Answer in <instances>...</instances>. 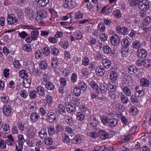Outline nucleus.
<instances>
[{
  "instance_id": "11",
  "label": "nucleus",
  "mask_w": 151,
  "mask_h": 151,
  "mask_svg": "<svg viewBox=\"0 0 151 151\" xmlns=\"http://www.w3.org/2000/svg\"><path fill=\"white\" fill-rule=\"evenodd\" d=\"M135 93L136 96L139 98H142L144 95V92L142 88L139 86H137L135 88Z\"/></svg>"
},
{
  "instance_id": "5",
  "label": "nucleus",
  "mask_w": 151,
  "mask_h": 151,
  "mask_svg": "<svg viewBox=\"0 0 151 151\" xmlns=\"http://www.w3.org/2000/svg\"><path fill=\"white\" fill-rule=\"evenodd\" d=\"M120 40L119 36L117 35H114L110 38V42L112 45L114 46L117 45L119 43Z\"/></svg>"
},
{
  "instance_id": "17",
  "label": "nucleus",
  "mask_w": 151,
  "mask_h": 151,
  "mask_svg": "<svg viewBox=\"0 0 151 151\" xmlns=\"http://www.w3.org/2000/svg\"><path fill=\"white\" fill-rule=\"evenodd\" d=\"M65 106L63 104H60L58 108L57 112L60 114L65 115Z\"/></svg>"
},
{
  "instance_id": "49",
  "label": "nucleus",
  "mask_w": 151,
  "mask_h": 151,
  "mask_svg": "<svg viewBox=\"0 0 151 151\" xmlns=\"http://www.w3.org/2000/svg\"><path fill=\"white\" fill-rule=\"evenodd\" d=\"M121 43L122 46L124 47H127L129 45V42L128 39L126 38H123L121 41Z\"/></svg>"
},
{
  "instance_id": "61",
  "label": "nucleus",
  "mask_w": 151,
  "mask_h": 151,
  "mask_svg": "<svg viewBox=\"0 0 151 151\" xmlns=\"http://www.w3.org/2000/svg\"><path fill=\"white\" fill-rule=\"evenodd\" d=\"M129 50L127 47H124L122 52L121 53L122 56L126 57L128 55Z\"/></svg>"
},
{
  "instance_id": "38",
  "label": "nucleus",
  "mask_w": 151,
  "mask_h": 151,
  "mask_svg": "<svg viewBox=\"0 0 151 151\" xmlns=\"http://www.w3.org/2000/svg\"><path fill=\"white\" fill-rule=\"evenodd\" d=\"M103 50L104 53L106 54H109L112 51L111 48L107 45H105L103 47Z\"/></svg>"
},
{
  "instance_id": "51",
  "label": "nucleus",
  "mask_w": 151,
  "mask_h": 151,
  "mask_svg": "<svg viewBox=\"0 0 151 151\" xmlns=\"http://www.w3.org/2000/svg\"><path fill=\"white\" fill-rule=\"evenodd\" d=\"M113 14L114 16L119 18H121L122 17L121 12L118 9L114 11L113 12Z\"/></svg>"
},
{
  "instance_id": "45",
  "label": "nucleus",
  "mask_w": 151,
  "mask_h": 151,
  "mask_svg": "<svg viewBox=\"0 0 151 151\" xmlns=\"http://www.w3.org/2000/svg\"><path fill=\"white\" fill-rule=\"evenodd\" d=\"M19 76L22 78H25L28 76L27 73L26 71L24 70H22L19 71Z\"/></svg>"
},
{
  "instance_id": "31",
  "label": "nucleus",
  "mask_w": 151,
  "mask_h": 151,
  "mask_svg": "<svg viewBox=\"0 0 151 151\" xmlns=\"http://www.w3.org/2000/svg\"><path fill=\"white\" fill-rule=\"evenodd\" d=\"M110 78L112 81H116L117 78V73L114 71H112L110 74Z\"/></svg>"
},
{
  "instance_id": "2",
  "label": "nucleus",
  "mask_w": 151,
  "mask_h": 151,
  "mask_svg": "<svg viewBox=\"0 0 151 151\" xmlns=\"http://www.w3.org/2000/svg\"><path fill=\"white\" fill-rule=\"evenodd\" d=\"M137 65L139 66L142 65L145 68H148L151 65V60L145 59L141 60L138 59L136 62Z\"/></svg>"
},
{
  "instance_id": "12",
  "label": "nucleus",
  "mask_w": 151,
  "mask_h": 151,
  "mask_svg": "<svg viewBox=\"0 0 151 151\" xmlns=\"http://www.w3.org/2000/svg\"><path fill=\"white\" fill-rule=\"evenodd\" d=\"M25 15L26 17L30 20L34 19V14L33 11L29 8H27L25 9Z\"/></svg>"
},
{
  "instance_id": "22",
  "label": "nucleus",
  "mask_w": 151,
  "mask_h": 151,
  "mask_svg": "<svg viewBox=\"0 0 151 151\" xmlns=\"http://www.w3.org/2000/svg\"><path fill=\"white\" fill-rule=\"evenodd\" d=\"M99 134L101 138L105 140L109 137L108 133L103 130H100Z\"/></svg>"
},
{
  "instance_id": "40",
  "label": "nucleus",
  "mask_w": 151,
  "mask_h": 151,
  "mask_svg": "<svg viewBox=\"0 0 151 151\" xmlns=\"http://www.w3.org/2000/svg\"><path fill=\"white\" fill-rule=\"evenodd\" d=\"M129 111L130 114L133 116L136 115L138 112V110L137 108L134 106H132L130 108Z\"/></svg>"
},
{
  "instance_id": "32",
  "label": "nucleus",
  "mask_w": 151,
  "mask_h": 151,
  "mask_svg": "<svg viewBox=\"0 0 151 151\" xmlns=\"http://www.w3.org/2000/svg\"><path fill=\"white\" fill-rule=\"evenodd\" d=\"M89 85L93 91H98L99 88L98 85L94 81H91L89 83Z\"/></svg>"
},
{
  "instance_id": "58",
  "label": "nucleus",
  "mask_w": 151,
  "mask_h": 151,
  "mask_svg": "<svg viewBox=\"0 0 151 151\" xmlns=\"http://www.w3.org/2000/svg\"><path fill=\"white\" fill-rule=\"evenodd\" d=\"M99 30L101 32H104L105 29V27L104 24L102 23H100L98 26Z\"/></svg>"
},
{
  "instance_id": "10",
  "label": "nucleus",
  "mask_w": 151,
  "mask_h": 151,
  "mask_svg": "<svg viewBox=\"0 0 151 151\" xmlns=\"http://www.w3.org/2000/svg\"><path fill=\"white\" fill-rule=\"evenodd\" d=\"M11 108L9 104H4L3 109V112L4 114L6 116L11 114Z\"/></svg>"
},
{
  "instance_id": "19",
  "label": "nucleus",
  "mask_w": 151,
  "mask_h": 151,
  "mask_svg": "<svg viewBox=\"0 0 151 151\" xmlns=\"http://www.w3.org/2000/svg\"><path fill=\"white\" fill-rule=\"evenodd\" d=\"M58 64V62L57 57H54L52 58L51 66L53 68L55 69L57 68Z\"/></svg>"
},
{
  "instance_id": "53",
  "label": "nucleus",
  "mask_w": 151,
  "mask_h": 151,
  "mask_svg": "<svg viewBox=\"0 0 151 151\" xmlns=\"http://www.w3.org/2000/svg\"><path fill=\"white\" fill-rule=\"evenodd\" d=\"M137 127L136 125L132 126L129 131L128 134H134L137 130Z\"/></svg>"
},
{
  "instance_id": "25",
  "label": "nucleus",
  "mask_w": 151,
  "mask_h": 151,
  "mask_svg": "<svg viewBox=\"0 0 151 151\" xmlns=\"http://www.w3.org/2000/svg\"><path fill=\"white\" fill-rule=\"evenodd\" d=\"M116 31L118 33L125 35L127 33L128 31V29L126 27L118 26L117 27Z\"/></svg>"
},
{
  "instance_id": "30",
  "label": "nucleus",
  "mask_w": 151,
  "mask_h": 151,
  "mask_svg": "<svg viewBox=\"0 0 151 151\" xmlns=\"http://www.w3.org/2000/svg\"><path fill=\"white\" fill-rule=\"evenodd\" d=\"M3 132L5 134H8L10 132L9 125L6 123L3 124L2 127Z\"/></svg>"
},
{
  "instance_id": "57",
  "label": "nucleus",
  "mask_w": 151,
  "mask_h": 151,
  "mask_svg": "<svg viewBox=\"0 0 151 151\" xmlns=\"http://www.w3.org/2000/svg\"><path fill=\"white\" fill-rule=\"evenodd\" d=\"M6 147V143L5 141L0 138V147L1 149H5Z\"/></svg>"
},
{
  "instance_id": "7",
  "label": "nucleus",
  "mask_w": 151,
  "mask_h": 151,
  "mask_svg": "<svg viewBox=\"0 0 151 151\" xmlns=\"http://www.w3.org/2000/svg\"><path fill=\"white\" fill-rule=\"evenodd\" d=\"M80 88H76V96H80L81 93V90L85 91L87 88L85 84L83 81H80L79 83Z\"/></svg>"
},
{
  "instance_id": "34",
  "label": "nucleus",
  "mask_w": 151,
  "mask_h": 151,
  "mask_svg": "<svg viewBox=\"0 0 151 151\" xmlns=\"http://www.w3.org/2000/svg\"><path fill=\"white\" fill-rule=\"evenodd\" d=\"M62 139L63 142L66 143H68L70 142V139L69 136L65 133L62 134Z\"/></svg>"
},
{
  "instance_id": "28",
  "label": "nucleus",
  "mask_w": 151,
  "mask_h": 151,
  "mask_svg": "<svg viewBox=\"0 0 151 151\" xmlns=\"http://www.w3.org/2000/svg\"><path fill=\"white\" fill-rule=\"evenodd\" d=\"M40 117L38 113L36 112H33L31 114L30 118L31 121L35 122Z\"/></svg>"
},
{
  "instance_id": "4",
  "label": "nucleus",
  "mask_w": 151,
  "mask_h": 151,
  "mask_svg": "<svg viewBox=\"0 0 151 151\" xmlns=\"http://www.w3.org/2000/svg\"><path fill=\"white\" fill-rule=\"evenodd\" d=\"M138 3V7L141 11H146L149 7V4L147 0H142Z\"/></svg>"
},
{
  "instance_id": "9",
  "label": "nucleus",
  "mask_w": 151,
  "mask_h": 151,
  "mask_svg": "<svg viewBox=\"0 0 151 151\" xmlns=\"http://www.w3.org/2000/svg\"><path fill=\"white\" fill-rule=\"evenodd\" d=\"M137 55L138 57L139 58H144L147 57V52L144 49H139L137 50Z\"/></svg>"
},
{
  "instance_id": "15",
  "label": "nucleus",
  "mask_w": 151,
  "mask_h": 151,
  "mask_svg": "<svg viewBox=\"0 0 151 151\" xmlns=\"http://www.w3.org/2000/svg\"><path fill=\"white\" fill-rule=\"evenodd\" d=\"M47 119L49 122H52L56 118V115L53 112L48 113L47 116Z\"/></svg>"
},
{
  "instance_id": "24",
  "label": "nucleus",
  "mask_w": 151,
  "mask_h": 151,
  "mask_svg": "<svg viewBox=\"0 0 151 151\" xmlns=\"http://www.w3.org/2000/svg\"><path fill=\"white\" fill-rule=\"evenodd\" d=\"M65 122L67 123L68 125L72 126L74 123L73 121L70 116L66 115L64 117Z\"/></svg>"
},
{
  "instance_id": "60",
  "label": "nucleus",
  "mask_w": 151,
  "mask_h": 151,
  "mask_svg": "<svg viewBox=\"0 0 151 151\" xmlns=\"http://www.w3.org/2000/svg\"><path fill=\"white\" fill-rule=\"evenodd\" d=\"M23 49L24 51L27 52H29L31 51V46L29 44H25L23 47Z\"/></svg>"
},
{
  "instance_id": "56",
  "label": "nucleus",
  "mask_w": 151,
  "mask_h": 151,
  "mask_svg": "<svg viewBox=\"0 0 151 151\" xmlns=\"http://www.w3.org/2000/svg\"><path fill=\"white\" fill-rule=\"evenodd\" d=\"M52 97L50 96H47L45 99V103L48 104H51L53 103Z\"/></svg>"
},
{
  "instance_id": "63",
  "label": "nucleus",
  "mask_w": 151,
  "mask_h": 151,
  "mask_svg": "<svg viewBox=\"0 0 151 151\" xmlns=\"http://www.w3.org/2000/svg\"><path fill=\"white\" fill-rule=\"evenodd\" d=\"M82 64L84 66H87L89 63V59L86 57H84L82 59Z\"/></svg>"
},
{
  "instance_id": "48",
  "label": "nucleus",
  "mask_w": 151,
  "mask_h": 151,
  "mask_svg": "<svg viewBox=\"0 0 151 151\" xmlns=\"http://www.w3.org/2000/svg\"><path fill=\"white\" fill-rule=\"evenodd\" d=\"M54 87V85L50 82H47L45 84V87L49 90H53Z\"/></svg>"
},
{
  "instance_id": "64",
  "label": "nucleus",
  "mask_w": 151,
  "mask_h": 151,
  "mask_svg": "<svg viewBox=\"0 0 151 151\" xmlns=\"http://www.w3.org/2000/svg\"><path fill=\"white\" fill-rule=\"evenodd\" d=\"M121 100L123 103H127L128 101V99L127 96L124 94H122L121 96Z\"/></svg>"
},
{
  "instance_id": "55",
  "label": "nucleus",
  "mask_w": 151,
  "mask_h": 151,
  "mask_svg": "<svg viewBox=\"0 0 151 151\" xmlns=\"http://www.w3.org/2000/svg\"><path fill=\"white\" fill-rule=\"evenodd\" d=\"M47 64L45 60L42 61L40 63V66L42 69H45L47 68Z\"/></svg>"
},
{
  "instance_id": "50",
  "label": "nucleus",
  "mask_w": 151,
  "mask_h": 151,
  "mask_svg": "<svg viewBox=\"0 0 151 151\" xmlns=\"http://www.w3.org/2000/svg\"><path fill=\"white\" fill-rule=\"evenodd\" d=\"M82 74V77L84 78L87 77L88 75V71L87 69H83L81 71Z\"/></svg>"
},
{
  "instance_id": "29",
  "label": "nucleus",
  "mask_w": 151,
  "mask_h": 151,
  "mask_svg": "<svg viewBox=\"0 0 151 151\" xmlns=\"http://www.w3.org/2000/svg\"><path fill=\"white\" fill-rule=\"evenodd\" d=\"M23 86L24 87L28 88L29 87L31 84V82L30 79L27 78H25L22 81Z\"/></svg>"
},
{
  "instance_id": "6",
  "label": "nucleus",
  "mask_w": 151,
  "mask_h": 151,
  "mask_svg": "<svg viewBox=\"0 0 151 151\" xmlns=\"http://www.w3.org/2000/svg\"><path fill=\"white\" fill-rule=\"evenodd\" d=\"M7 17V22L9 24H13L17 22L18 21L17 18L13 14H8Z\"/></svg>"
},
{
  "instance_id": "59",
  "label": "nucleus",
  "mask_w": 151,
  "mask_h": 151,
  "mask_svg": "<svg viewBox=\"0 0 151 151\" xmlns=\"http://www.w3.org/2000/svg\"><path fill=\"white\" fill-rule=\"evenodd\" d=\"M102 123L104 125H106L109 122V119L107 117L102 116L100 117Z\"/></svg>"
},
{
  "instance_id": "47",
  "label": "nucleus",
  "mask_w": 151,
  "mask_h": 151,
  "mask_svg": "<svg viewBox=\"0 0 151 151\" xmlns=\"http://www.w3.org/2000/svg\"><path fill=\"white\" fill-rule=\"evenodd\" d=\"M150 18L149 17H147L145 19L143 20L142 23V24L143 26L148 25L150 22Z\"/></svg>"
},
{
  "instance_id": "27",
  "label": "nucleus",
  "mask_w": 151,
  "mask_h": 151,
  "mask_svg": "<svg viewBox=\"0 0 151 151\" xmlns=\"http://www.w3.org/2000/svg\"><path fill=\"white\" fill-rule=\"evenodd\" d=\"M108 89L110 91H114L116 88V86L115 83L110 82L107 86Z\"/></svg>"
},
{
  "instance_id": "26",
  "label": "nucleus",
  "mask_w": 151,
  "mask_h": 151,
  "mask_svg": "<svg viewBox=\"0 0 151 151\" xmlns=\"http://www.w3.org/2000/svg\"><path fill=\"white\" fill-rule=\"evenodd\" d=\"M73 5V0H67L64 3L63 6L64 8L67 9L70 8Z\"/></svg>"
},
{
  "instance_id": "3",
  "label": "nucleus",
  "mask_w": 151,
  "mask_h": 151,
  "mask_svg": "<svg viewBox=\"0 0 151 151\" xmlns=\"http://www.w3.org/2000/svg\"><path fill=\"white\" fill-rule=\"evenodd\" d=\"M47 16L46 12L44 10H40L38 11L35 17L37 21H40L45 18Z\"/></svg>"
},
{
  "instance_id": "1",
  "label": "nucleus",
  "mask_w": 151,
  "mask_h": 151,
  "mask_svg": "<svg viewBox=\"0 0 151 151\" xmlns=\"http://www.w3.org/2000/svg\"><path fill=\"white\" fill-rule=\"evenodd\" d=\"M25 142L23 135L19 134L17 136V143L18 145L16 146V149L17 151H22V150L24 143Z\"/></svg>"
},
{
  "instance_id": "62",
  "label": "nucleus",
  "mask_w": 151,
  "mask_h": 151,
  "mask_svg": "<svg viewBox=\"0 0 151 151\" xmlns=\"http://www.w3.org/2000/svg\"><path fill=\"white\" fill-rule=\"evenodd\" d=\"M93 119H92L89 121V124L93 127H95L98 124V122L96 121L94 118L93 117Z\"/></svg>"
},
{
  "instance_id": "41",
  "label": "nucleus",
  "mask_w": 151,
  "mask_h": 151,
  "mask_svg": "<svg viewBox=\"0 0 151 151\" xmlns=\"http://www.w3.org/2000/svg\"><path fill=\"white\" fill-rule=\"evenodd\" d=\"M108 123L110 127H115L117 124V120L115 119H110L109 120Z\"/></svg>"
},
{
  "instance_id": "54",
  "label": "nucleus",
  "mask_w": 151,
  "mask_h": 151,
  "mask_svg": "<svg viewBox=\"0 0 151 151\" xmlns=\"http://www.w3.org/2000/svg\"><path fill=\"white\" fill-rule=\"evenodd\" d=\"M48 132L50 135H52L55 134V131L53 126H50L48 128Z\"/></svg>"
},
{
  "instance_id": "35",
  "label": "nucleus",
  "mask_w": 151,
  "mask_h": 151,
  "mask_svg": "<svg viewBox=\"0 0 151 151\" xmlns=\"http://www.w3.org/2000/svg\"><path fill=\"white\" fill-rule=\"evenodd\" d=\"M140 83L142 86L145 87L148 86L150 84L149 80L145 78H142L140 80Z\"/></svg>"
},
{
  "instance_id": "43",
  "label": "nucleus",
  "mask_w": 151,
  "mask_h": 151,
  "mask_svg": "<svg viewBox=\"0 0 151 151\" xmlns=\"http://www.w3.org/2000/svg\"><path fill=\"white\" fill-rule=\"evenodd\" d=\"M132 46L134 48L136 49H139L141 47V44L139 42L136 40L133 42Z\"/></svg>"
},
{
  "instance_id": "13",
  "label": "nucleus",
  "mask_w": 151,
  "mask_h": 151,
  "mask_svg": "<svg viewBox=\"0 0 151 151\" xmlns=\"http://www.w3.org/2000/svg\"><path fill=\"white\" fill-rule=\"evenodd\" d=\"M29 29H33L31 32V37L33 38L34 40H37L39 33V31L37 30L38 29H33V27L32 26L30 27Z\"/></svg>"
},
{
  "instance_id": "16",
  "label": "nucleus",
  "mask_w": 151,
  "mask_h": 151,
  "mask_svg": "<svg viewBox=\"0 0 151 151\" xmlns=\"http://www.w3.org/2000/svg\"><path fill=\"white\" fill-rule=\"evenodd\" d=\"M102 63L103 65L106 68L108 69L111 66V61L107 58L103 59L102 60Z\"/></svg>"
},
{
  "instance_id": "23",
  "label": "nucleus",
  "mask_w": 151,
  "mask_h": 151,
  "mask_svg": "<svg viewBox=\"0 0 151 151\" xmlns=\"http://www.w3.org/2000/svg\"><path fill=\"white\" fill-rule=\"evenodd\" d=\"M6 137L7 139H6L5 142H6L7 145L9 146L12 145L14 139L12 136L11 134H9L7 135Z\"/></svg>"
},
{
  "instance_id": "33",
  "label": "nucleus",
  "mask_w": 151,
  "mask_h": 151,
  "mask_svg": "<svg viewBox=\"0 0 151 151\" xmlns=\"http://www.w3.org/2000/svg\"><path fill=\"white\" fill-rule=\"evenodd\" d=\"M38 4L42 6H45L49 3V0H36Z\"/></svg>"
},
{
  "instance_id": "37",
  "label": "nucleus",
  "mask_w": 151,
  "mask_h": 151,
  "mask_svg": "<svg viewBox=\"0 0 151 151\" xmlns=\"http://www.w3.org/2000/svg\"><path fill=\"white\" fill-rule=\"evenodd\" d=\"M124 93L127 96H130L131 95L132 92L129 88L127 86L124 87L123 89Z\"/></svg>"
},
{
  "instance_id": "36",
  "label": "nucleus",
  "mask_w": 151,
  "mask_h": 151,
  "mask_svg": "<svg viewBox=\"0 0 151 151\" xmlns=\"http://www.w3.org/2000/svg\"><path fill=\"white\" fill-rule=\"evenodd\" d=\"M128 70L129 73L132 75L135 74L137 72L136 67L134 66H129L128 68Z\"/></svg>"
},
{
  "instance_id": "18",
  "label": "nucleus",
  "mask_w": 151,
  "mask_h": 151,
  "mask_svg": "<svg viewBox=\"0 0 151 151\" xmlns=\"http://www.w3.org/2000/svg\"><path fill=\"white\" fill-rule=\"evenodd\" d=\"M96 73L98 76H102L104 75L105 70L102 66H99L96 69Z\"/></svg>"
},
{
  "instance_id": "42",
  "label": "nucleus",
  "mask_w": 151,
  "mask_h": 151,
  "mask_svg": "<svg viewBox=\"0 0 151 151\" xmlns=\"http://www.w3.org/2000/svg\"><path fill=\"white\" fill-rule=\"evenodd\" d=\"M99 88L100 91L103 92H105L108 88L107 84L105 83H101L99 86Z\"/></svg>"
},
{
  "instance_id": "21",
  "label": "nucleus",
  "mask_w": 151,
  "mask_h": 151,
  "mask_svg": "<svg viewBox=\"0 0 151 151\" xmlns=\"http://www.w3.org/2000/svg\"><path fill=\"white\" fill-rule=\"evenodd\" d=\"M36 91L40 96H45V89L43 87L39 86L36 88Z\"/></svg>"
},
{
  "instance_id": "14",
  "label": "nucleus",
  "mask_w": 151,
  "mask_h": 151,
  "mask_svg": "<svg viewBox=\"0 0 151 151\" xmlns=\"http://www.w3.org/2000/svg\"><path fill=\"white\" fill-rule=\"evenodd\" d=\"M123 83L125 85L128 84L132 82L131 77L128 75H124L122 78Z\"/></svg>"
},
{
  "instance_id": "52",
  "label": "nucleus",
  "mask_w": 151,
  "mask_h": 151,
  "mask_svg": "<svg viewBox=\"0 0 151 151\" xmlns=\"http://www.w3.org/2000/svg\"><path fill=\"white\" fill-rule=\"evenodd\" d=\"M42 52L45 56L48 55L50 52V49L48 47H44L42 49Z\"/></svg>"
},
{
  "instance_id": "39",
  "label": "nucleus",
  "mask_w": 151,
  "mask_h": 151,
  "mask_svg": "<svg viewBox=\"0 0 151 151\" xmlns=\"http://www.w3.org/2000/svg\"><path fill=\"white\" fill-rule=\"evenodd\" d=\"M51 50V53L52 55L55 56H57L59 53V50L58 49L56 48L54 46H51L50 47Z\"/></svg>"
},
{
  "instance_id": "20",
  "label": "nucleus",
  "mask_w": 151,
  "mask_h": 151,
  "mask_svg": "<svg viewBox=\"0 0 151 151\" xmlns=\"http://www.w3.org/2000/svg\"><path fill=\"white\" fill-rule=\"evenodd\" d=\"M38 134L39 136L42 139H45L47 137V133L45 129H42Z\"/></svg>"
},
{
  "instance_id": "46",
  "label": "nucleus",
  "mask_w": 151,
  "mask_h": 151,
  "mask_svg": "<svg viewBox=\"0 0 151 151\" xmlns=\"http://www.w3.org/2000/svg\"><path fill=\"white\" fill-rule=\"evenodd\" d=\"M13 65L15 68L17 69H19L20 68L21 65L19 61L17 60H15L13 61Z\"/></svg>"
},
{
  "instance_id": "8",
  "label": "nucleus",
  "mask_w": 151,
  "mask_h": 151,
  "mask_svg": "<svg viewBox=\"0 0 151 151\" xmlns=\"http://www.w3.org/2000/svg\"><path fill=\"white\" fill-rule=\"evenodd\" d=\"M26 135L27 137L29 139H33L35 138V133L34 132L33 128L32 127L29 126L27 128Z\"/></svg>"
},
{
  "instance_id": "44",
  "label": "nucleus",
  "mask_w": 151,
  "mask_h": 151,
  "mask_svg": "<svg viewBox=\"0 0 151 151\" xmlns=\"http://www.w3.org/2000/svg\"><path fill=\"white\" fill-rule=\"evenodd\" d=\"M35 58L37 59H40L42 57L43 55L39 50H38L35 52Z\"/></svg>"
}]
</instances>
